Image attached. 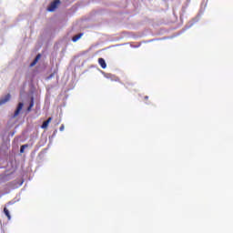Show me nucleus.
<instances>
[{"instance_id": "nucleus-7", "label": "nucleus", "mask_w": 233, "mask_h": 233, "mask_svg": "<svg viewBox=\"0 0 233 233\" xmlns=\"http://www.w3.org/2000/svg\"><path fill=\"white\" fill-rule=\"evenodd\" d=\"M80 37H83V33H79L78 35L73 36L72 38L73 43H76V41H79Z\"/></svg>"}, {"instance_id": "nucleus-12", "label": "nucleus", "mask_w": 233, "mask_h": 233, "mask_svg": "<svg viewBox=\"0 0 233 233\" xmlns=\"http://www.w3.org/2000/svg\"><path fill=\"white\" fill-rule=\"evenodd\" d=\"M60 132H63V130H65V125L62 124V126L59 128Z\"/></svg>"}, {"instance_id": "nucleus-1", "label": "nucleus", "mask_w": 233, "mask_h": 233, "mask_svg": "<svg viewBox=\"0 0 233 233\" xmlns=\"http://www.w3.org/2000/svg\"><path fill=\"white\" fill-rule=\"evenodd\" d=\"M59 5H61V1L59 0L53 1L47 8L48 12H54L56 8L59 6Z\"/></svg>"}, {"instance_id": "nucleus-9", "label": "nucleus", "mask_w": 233, "mask_h": 233, "mask_svg": "<svg viewBox=\"0 0 233 233\" xmlns=\"http://www.w3.org/2000/svg\"><path fill=\"white\" fill-rule=\"evenodd\" d=\"M32 108H34V98L31 99L29 106L27 107V112H31Z\"/></svg>"}, {"instance_id": "nucleus-5", "label": "nucleus", "mask_w": 233, "mask_h": 233, "mask_svg": "<svg viewBox=\"0 0 233 233\" xmlns=\"http://www.w3.org/2000/svg\"><path fill=\"white\" fill-rule=\"evenodd\" d=\"M39 59H41V54H38L35 58L34 59V61L30 64V66H35V65H37Z\"/></svg>"}, {"instance_id": "nucleus-11", "label": "nucleus", "mask_w": 233, "mask_h": 233, "mask_svg": "<svg viewBox=\"0 0 233 233\" xmlns=\"http://www.w3.org/2000/svg\"><path fill=\"white\" fill-rule=\"evenodd\" d=\"M130 86H134V84H132V83L126 84V88H130Z\"/></svg>"}, {"instance_id": "nucleus-10", "label": "nucleus", "mask_w": 233, "mask_h": 233, "mask_svg": "<svg viewBox=\"0 0 233 233\" xmlns=\"http://www.w3.org/2000/svg\"><path fill=\"white\" fill-rule=\"evenodd\" d=\"M25 148H28V145L25 144V145L21 146V147H20L21 154L25 153Z\"/></svg>"}, {"instance_id": "nucleus-2", "label": "nucleus", "mask_w": 233, "mask_h": 233, "mask_svg": "<svg viewBox=\"0 0 233 233\" xmlns=\"http://www.w3.org/2000/svg\"><path fill=\"white\" fill-rule=\"evenodd\" d=\"M23 106L24 104L20 102L16 107V110L15 111L14 117H17V116H19V113L21 112V110H23Z\"/></svg>"}, {"instance_id": "nucleus-8", "label": "nucleus", "mask_w": 233, "mask_h": 233, "mask_svg": "<svg viewBox=\"0 0 233 233\" xmlns=\"http://www.w3.org/2000/svg\"><path fill=\"white\" fill-rule=\"evenodd\" d=\"M4 213H5V215L6 216V218L8 219H12V217L10 216V211H8V208H4Z\"/></svg>"}, {"instance_id": "nucleus-3", "label": "nucleus", "mask_w": 233, "mask_h": 233, "mask_svg": "<svg viewBox=\"0 0 233 233\" xmlns=\"http://www.w3.org/2000/svg\"><path fill=\"white\" fill-rule=\"evenodd\" d=\"M51 122H52V117L50 116L47 120L43 122L41 128L46 130V128H48V125H50Z\"/></svg>"}, {"instance_id": "nucleus-14", "label": "nucleus", "mask_w": 233, "mask_h": 233, "mask_svg": "<svg viewBox=\"0 0 233 233\" xmlns=\"http://www.w3.org/2000/svg\"><path fill=\"white\" fill-rule=\"evenodd\" d=\"M144 99H146V101L148 100V96H146L144 97Z\"/></svg>"}, {"instance_id": "nucleus-6", "label": "nucleus", "mask_w": 233, "mask_h": 233, "mask_svg": "<svg viewBox=\"0 0 233 233\" xmlns=\"http://www.w3.org/2000/svg\"><path fill=\"white\" fill-rule=\"evenodd\" d=\"M98 65H100L103 69L106 68V62L105 61V58H98Z\"/></svg>"}, {"instance_id": "nucleus-4", "label": "nucleus", "mask_w": 233, "mask_h": 233, "mask_svg": "<svg viewBox=\"0 0 233 233\" xmlns=\"http://www.w3.org/2000/svg\"><path fill=\"white\" fill-rule=\"evenodd\" d=\"M10 94H7L4 98L0 100V106L5 105V103H8V101H10Z\"/></svg>"}, {"instance_id": "nucleus-13", "label": "nucleus", "mask_w": 233, "mask_h": 233, "mask_svg": "<svg viewBox=\"0 0 233 233\" xmlns=\"http://www.w3.org/2000/svg\"><path fill=\"white\" fill-rule=\"evenodd\" d=\"M54 76H55V74L53 73V74H51V75L49 76L48 78L50 79V78L54 77Z\"/></svg>"}]
</instances>
